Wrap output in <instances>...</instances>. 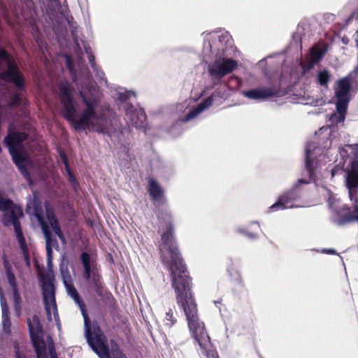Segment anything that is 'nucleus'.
<instances>
[{
    "mask_svg": "<svg viewBox=\"0 0 358 358\" xmlns=\"http://www.w3.org/2000/svg\"><path fill=\"white\" fill-rule=\"evenodd\" d=\"M12 290H13V295L15 308L18 312V313L20 314V312L21 296H20V295L19 294L17 287L15 288V289H12Z\"/></svg>",
    "mask_w": 358,
    "mask_h": 358,
    "instance_id": "obj_31",
    "label": "nucleus"
},
{
    "mask_svg": "<svg viewBox=\"0 0 358 358\" xmlns=\"http://www.w3.org/2000/svg\"><path fill=\"white\" fill-rule=\"evenodd\" d=\"M48 351H49V355H50V358H58V355H57V353L55 350V344L52 341L48 343Z\"/></svg>",
    "mask_w": 358,
    "mask_h": 358,
    "instance_id": "obj_37",
    "label": "nucleus"
},
{
    "mask_svg": "<svg viewBox=\"0 0 358 358\" xmlns=\"http://www.w3.org/2000/svg\"><path fill=\"white\" fill-rule=\"evenodd\" d=\"M14 230H15L17 241L19 242L20 247L24 253L25 258L27 259V262H29V255H28L27 245L26 243V240H25L23 233H22L21 224H18L17 222H15Z\"/></svg>",
    "mask_w": 358,
    "mask_h": 358,
    "instance_id": "obj_21",
    "label": "nucleus"
},
{
    "mask_svg": "<svg viewBox=\"0 0 358 358\" xmlns=\"http://www.w3.org/2000/svg\"><path fill=\"white\" fill-rule=\"evenodd\" d=\"M27 325L37 358H48V355L46 352L47 346L45 342L41 336L43 332V328L38 317L34 315L31 320L28 318Z\"/></svg>",
    "mask_w": 358,
    "mask_h": 358,
    "instance_id": "obj_6",
    "label": "nucleus"
},
{
    "mask_svg": "<svg viewBox=\"0 0 358 358\" xmlns=\"http://www.w3.org/2000/svg\"><path fill=\"white\" fill-rule=\"evenodd\" d=\"M355 221L358 222V205L355 206L354 210L352 212H349L343 215L340 218L338 224L341 225H344L347 223Z\"/></svg>",
    "mask_w": 358,
    "mask_h": 358,
    "instance_id": "obj_25",
    "label": "nucleus"
},
{
    "mask_svg": "<svg viewBox=\"0 0 358 358\" xmlns=\"http://www.w3.org/2000/svg\"><path fill=\"white\" fill-rule=\"evenodd\" d=\"M126 116L131 126L136 128H145L147 116L143 109H136L132 104H129L126 108Z\"/></svg>",
    "mask_w": 358,
    "mask_h": 358,
    "instance_id": "obj_11",
    "label": "nucleus"
},
{
    "mask_svg": "<svg viewBox=\"0 0 358 358\" xmlns=\"http://www.w3.org/2000/svg\"><path fill=\"white\" fill-rule=\"evenodd\" d=\"M323 52L320 49H314L311 51V57L313 62H318L323 57Z\"/></svg>",
    "mask_w": 358,
    "mask_h": 358,
    "instance_id": "obj_34",
    "label": "nucleus"
},
{
    "mask_svg": "<svg viewBox=\"0 0 358 358\" xmlns=\"http://www.w3.org/2000/svg\"><path fill=\"white\" fill-rule=\"evenodd\" d=\"M52 230L62 241H65L64 235L61 229L59 224L52 228Z\"/></svg>",
    "mask_w": 358,
    "mask_h": 358,
    "instance_id": "obj_39",
    "label": "nucleus"
},
{
    "mask_svg": "<svg viewBox=\"0 0 358 358\" xmlns=\"http://www.w3.org/2000/svg\"><path fill=\"white\" fill-rule=\"evenodd\" d=\"M351 90V78L346 76L338 81V87L335 90V96L336 99H350V92Z\"/></svg>",
    "mask_w": 358,
    "mask_h": 358,
    "instance_id": "obj_15",
    "label": "nucleus"
},
{
    "mask_svg": "<svg viewBox=\"0 0 358 358\" xmlns=\"http://www.w3.org/2000/svg\"><path fill=\"white\" fill-rule=\"evenodd\" d=\"M342 42H343L344 44L347 45V44L348 43V42H349V39H348L347 37H343V38H342Z\"/></svg>",
    "mask_w": 358,
    "mask_h": 358,
    "instance_id": "obj_48",
    "label": "nucleus"
},
{
    "mask_svg": "<svg viewBox=\"0 0 358 358\" xmlns=\"http://www.w3.org/2000/svg\"><path fill=\"white\" fill-rule=\"evenodd\" d=\"M147 191L153 201H159L164 198V191L155 179L150 178L148 180Z\"/></svg>",
    "mask_w": 358,
    "mask_h": 358,
    "instance_id": "obj_16",
    "label": "nucleus"
},
{
    "mask_svg": "<svg viewBox=\"0 0 358 358\" xmlns=\"http://www.w3.org/2000/svg\"><path fill=\"white\" fill-rule=\"evenodd\" d=\"M2 310V320L3 319H10V313L8 309H3Z\"/></svg>",
    "mask_w": 358,
    "mask_h": 358,
    "instance_id": "obj_43",
    "label": "nucleus"
},
{
    "mask_svg": "<svg viewBox=\"0 0 358 358\" xmlns=\"http://www.w3.org/2000/svg\"><path fill=\"white\" fill-rule=\"evenodd\" d=\"M313 160L308 155L306 158V169L310 176L314 173Z\"/></svg>",
    "mask_w": 358,
    "mask_h": 358,
    "instance_id": "obj_33",
    "label": "nucleus"
},
{
    "mask_svg": "<svg viewBox=\"0 0 358 358\" xmlns=\"http://www.w3.org/2000/svg\"><path fill=\"white\" fill-rule=\"evenodd\" d=\"M45 238V250L47 255L48 263L52 262V247L57 245L58 247L57 241L55 238L52 237L50 231L43 232Z\"/></svg>",
    "mask_w": 358,
    "mask_h": 358,
    "instance_id": "obj_20",
    "label": "nucleus"
},
{
    "mask_svg": "<svg viewBox=\"0 0 358 358\" xmlns=\"http://www.w3.org/2000/svg\"><path fill=\"white\" fill-rule=\"evenodd\" d=\"M238 67L237 61L230 58H222L208 66V73L213 80H220L226 75L233 72Z\"/></svg>",
    "mask_w": 358,
    "mask_h": 358,
    "instance_id": "obj_8",
    "label": "nucleus"
},
{
    "mask_svg": "<svg viewBox=\"0 0 358 358\" xmlns=\"http://www.w3.org/2000/svg\"><path fill=\"white\" fill-rule=\"evenodd\" d=\"M79 95L82 99L83 103L85 106V108L83 112L92 115L95 117V120H101L104 118V115H98L95 110V108L98 104V99L94 96L87 97L83 92H79Z\"/></svg>",
    "mask_w": 358,
    "mask_h": 358,
    "instance_id": "obj_13",
    "label": "nucleus"
},
{
    "mask_svg": "<svg viewBox=\"0 0 358 358\" xmlns=\"http://www.w3.org/2000/svg\"><path fill=\"white\" fill-rule=\"evenodd\" d=\"M8 212H5L2 217V223L5 227L13 225L15 227V222L20 224L19 217L23 215V213L20 208H17L15 205Z\"/></svg>",
    "mask_w": 358,
    "mask_h": 358,
    "instance_id": "obj_14",
    "label": "nucleus"
},
{
    "mask_svg": "<svg viewBox=\"0 0 358 358\" xmlns=\"http://www.w3.org/2000/svg\"><path fill=\"white\" fill-rule=\"evenodd\" d=\"M331 75L326 69L320 71L317 76V82L322 86H327L330 80Z\"/></svg>",
    "mask_w": 358,
    "mask_h": 358,
    "instance_id": "obj_28",
    "label": "nucleus"
},
{
    "mask_svg": "<svg viewBox=\"0 0 358 358\" xmlns=\"http://www.w3.org/2000/svg\"><path fill=\"white\" fill-rule=\"evenodd\" d=\"M91 287L99 296L104 295L103 282L102 281L101 275L97 271H92V278L90 281Z\"/></svg>",
    "mask_w": 358,
    "mask_h": 358,
    "instance_id": "obj_18",
    "label": "nucleus"
},
{
    "mask_svg": "<svg viewBox=\"0 0 358 358\" xmlns=\"http://www.w3.org/2000/svg\"><path fill=\"white\" fill-rule=\"evenodd\" d=\"M89 62H90L91 66L94 69L95 67V62H94V55H90Z\"/></svg>",
    "mask_w": 358,
    "mask_h": 358,
    "instance_id": "obj_45",
    "label": "nucleus"
},
{
    "mask_svg": "<svg viewBox=\"0 0 358 358\" xmlns=\"http://www.w3.org/2000/svg\"><path fill=\"white\" fill-rule=\"evenodd\" d=\"M85 337L89 345L100 358H127L120 350H114L112 357L107 339L97 322L91 324L90 319L85 317Z\"/></svg>",
    "mask_w": 358,
    "mask_h": 358,
    "instance_id": "obj_3",
    "label": "nucleus"
},
{
    "mask_svg": "<svg viewBox=\"0 0 358 358\" xmlns=\"http://www.w3.org/2000/svg\"><path fill=\"white\" fill-rule=\"evenodd\" d=\"M66 66L70 72L73 71V64H72L70 57H67V58H66Z\"/></svg>",
    "mask_w": 358,
    "mask_h": 358,
    "instance_id": "obj_42",
    "label": "nucleus"
},
{
    "mask_svg": "<svg viewBox=\"0 0 358 358\" xmlns=\"http://www.w3.org/2000/svg\"><path fill=\"white\" fill-rule=\"evenodd\" d=\"M165 321V324L169 327H171L177 321L174 317L173 310L171 308L166 313Z\"/></svg>",
    "mask_w": 358,
    "mask_h": 358,
    "instance_id": "obj_32",
    "label": "nucleus"
},
{
    "mask_svg": "<svg viewBox=\"0 0 358 358\" xmlns=\"http://www.w3.org/2000/svg\"><path fill=\"white\" fill-rule=\"evenodd\" d=\"M5 271L8 284L12 289L17 287L15 276L12 271L11 266L8 264H5Z\"/></svg>",
    "mask_w": 358,
    "mask_h": 358,
    "instance_id": "obj_27",
    "label": "nucleus"
},
{
    "mask_svg": "<svg viewBox=\"0 0 358 358\" xmlns=\"http://www.w3.org/2000/svg\"><path fill=\"white\" fill-rule=\"evenodd\" d=\"M243 94L248 99L257 100L270 97H280L284 94L279 87L273 86L269 87H263L249 90L244 92Z\"/></svg>",
    "mask_w": 358,
    "mask_h": 358,
    "instance_id": "obj_10",
    "label": "nucleus"
},
{
    "mask_svg": "<svg viewBox=\"0 0 358 358\" xmlns=\"http://www.w3.org/2000/svg\"><path fill=\"white\" fill-rule=\"evenodd\" d=\"M301 198V193L296 184L293 188L280 194L278 201L269 207L270 212L295 207L294 203Z\"/></svg>",
    "mask_w": 358,
    "mask_h": 358,
    "instance_id": "obj_9",
    "label": "nucleus"
},
{
    "mask_svg": "<svg viewBox=\"0 0 358 358\" xmlns=\"http://www.w3.org/2000/svg\"><path fill=\"white\" fill-rule=\"evenodd\" d=\"M42 290L44 306L48 320H52L51 308H52L55 319L59 320V314L57 312L55 299V287L54 285V279L50 277L44 278L42 281Z\"/></svg>",
    "mask_w": 358,
    "mask_h": 358,
    "instance_id": "obj_7",
    "label": "nucleus"
},
{
    "mask_svg": "<svg viewBox=\"0 0 358 358\" xmlns=\"http://www.w3.org/2000/svg\"><path fill=\"white\" fill-rule=\"evenodd\" d=\"M59 156H60L61 161L62 162L64 165H66V164H69L67 156L64 151L60 152Z\"/></svg>",
    "mask_w": 358,
    "mask_h": 358,
    "instance_id": "obj_41",
    "label": "nucleus"
},
{
    "mask_svg": "<svg viewBox=\"0 0 358 358\" xmlns=\"http://www.w3.org/2000/svg\"><path fill=\"white\" fill-rule=\"evenodd\" d=\"M109 295H110V296L111 298H113V296H112V294L109 293Z\"/></svg>",
    "mask_w": 358,
    "mask_h": 358,
    "instance_id": "obj_51",
    "label": "nucleus"
},
{
    "mask_svg": "<svg viewBox=\"0 0 358 358\" xmlns=\"http://www.w3.org/2000/svg\"><path fill=\"white\" fill-rule=\"evenodd\" d=\"M65 171L69 176V182L71 184L72 187L75 190L79 187V183L78 180L76 179L73 172L71 171L69 164H66L64 165Z\"/></svg>",
    "mask_w": 358,
    "mask_h": 358,
    "instance_id": "obj_29",
    "label": "nucleus"
},
{
    "mask_svg": "<svg viewBox=\"0 0 358 358\" xmlns=\"http://www.w3.org/2000/svg\"><path fill=\"white\" fill-rule=\"evenodd\" d=\"M157 215L159 222L157 233L161 240L159 250L162 263L171 273L176 302L185 315L191 336L199 344L206 358H220L203 322L199 317L197 303L192 289V278L177 245L172 214L160 210Z\"/></svg>",
    "mask_w": 358,
    "mask_h": 358,
    "instance_id": "obj_1",
    "label": "nucleus"
},
{
    "mask_svg": "<svg viewBox=\"0 0 358 358\" xmlns=\"http://www.w3.org/2000/svg\"><path fill=\"white\" fill-rule=\"evenodd\" d=\"M247 236H249L251 238H255L257 237V234H254V233L247 234Z\"/></svg>",
    "mask_w": 358,
    "mask_h": 358,
    "instance_id": "obj_47",
    "label": "nucleus"
},
{
    "mask_svg": "<svg viewBox=\"0 0 358 358\" xmlns=\"http://www.w3.org/2000/svg\"><path fill=\"white\" fill-rule=\"evenodd\" d=\"M357 46H358V41H357Z\"/></svg>",
    "mask_w": 358,
    "mask_h": 358,
    "instance_id": "obj_52",
    "label": "nucleus"
},
{
    "mask_svg": "<svg viewBox=\"0 0 358 358\" xmlns=\"http://www.w3.org/2000/svg\"><path fill=\"white\" fill-rule=\"evenodd\" d=\"M299 183H307V182L305 180L300 179L298 181Z\"/></svg>",
    "mask_w": 358,
    "mask_h": 358,
    "instance_id": "obj_49",
    "label": "nucleus"
},
{
    "mask_svg": "<svg viewBox=\"0 0 358 358\" xmlns=\"http://www.w3.org/2000/svg\"><path fill=\"white\" fill-rule=\"evenodd\" d=\"M80 260L84 268L83 277L85 280H90L92 271L91 268L90 255L86 252H83L80 254Z\"/></svg>",
    "mask_w": 358,
    "mask_h": 358,
    "instance_id": "obj_23",
    "label": "nucleus"
},
{
    "mask_svg": "<svg viewBox=\"0 0 358 358\" xmlns=\"http://www.w3.org/2000/svg\"><path fill=\"white\" fill-rule=\"evenodd\" d=\"M45 214L47 220L52 229L59 224V220L55 214L53 208L50 206H45Z\"/></svg>",
    "mask_w": 358,
    "mask_h": 358,
    "instance_id": "obj_26",
    "label": "nucleus"
},
{
    "mask_svg": "<svg viewBox=\"0 0 358 358\" xmlns=\"http://www.w3.org/2000/svg\"><path fill=\"white\" fill-rule=\"evenodd\" d=\"M129 98L127 94L122 93L119 95V99L121 101H126Z\"/></svg>",
    "mask_w": 358,
    "mask_h": 358,
    "instance_id": "obj_44",
    "label": "nucleus"
},
{
    "mask_svg": "<svg viewBox=\"0 0 358 358\" xmlns=\"http://www.w3.org/2000/svg\"><path fill=\"white\" fill-rule=\"evenodd\" d=\"M22 101L21 96L18 94L15 93L10 99V105L12 106H19L21 105Z\"/></svg>",
    "mask_w": 358,
    "mask_h": 358,
    "instance_id": "obj_35",
    "label": "nucleus"
},
{
    "mask_svg": "<svg viewBox=\"0 0 358 358\" xmlns=\"http://www.w3.org/2000/svg\"><path fill=\"white\" fill-rule=\"evenodd\" d=\"M34 215L41 224L43 232L50 231L48 223L45 221L43 217V209L40 203L35 202L34 204Z\"/></svg>",
    "mask_w": 358,
    "mask_h": 358,
    "instance_id": "obj_22",
    "label": "nucleus"
},
{
    "mask_svg": "<svg viewBox=\"0 0 358 358\" xmlns=\"http://www.w3.org/2000/svg\"><path fill=\"white\" fill-rule=\"evenodd\" d=\"M27 138L28 134L25 132L10 131L4 138V143L8 148L15 166L24 177L30 180L29 171L24 164L25 157L22 153L23 142Z\"/></svg>",
    "mask_w": 358,
    "mask_h": 358,
    "instance_id": "obj_4",
    "label": "nucleus"
},
{
    "mask_svg": "<svg viewBox=\"0 0 358 358\" xmlns=\"http://www.w3.org/2000/svg\"><path fill=\"white\" fill-rule=\"evenodd\" d=\"M231 270V271H232V270H234V268H233V267H231V268H229V269H228V271H229V275H232Z\"/></svg>",
    "mask_w": 358,
    "mask_h": 358,
    "instance_id": "obj_50",
    "label": "nucleus"
},
{
    "mask_svg": "<svg viewBox=\"0 0 358 358\" xmlns=\"http://www.w3.org/2000/svg\"><path fill=\"white\" fill-rule=\"evenodd\" d=\"M346 182L350 189V199H352V189L358 187V164L356 162L352 164V169L348 173Z\"/></svg>",
    "mask_w": 358,
    "mask_h": 358,
    "instance_id": "obj_17",
    "label": "nucleus"
},
{
    "mask_svg": "<svg viewBox=\"0 0 358 358\" xmlns=\"http://www.w3.org/2000/svg\"><path fill=\"white\" fill-rule=\"evenodd\" d=\"M0 59L6 62L7 66L6 71L0 73V79L13 83L19 90H23L25 87L24 76L10 55L2 48H0Z\"/></svg>",
    "mask_w": 358,
    "mask_h": 358,
    "instance_id": "obj_5",
    "label": "nucleus"
},
{
    "mask_svg": "<svg viewBox=\"0 0 358 358\" xmlns=\"http://www.w3.org/2000/svg\"><path fill=\"white\" fill-rule=\"evenodd\" d=\"M213 99L212 97H208L206 99H204L203 101H201L198 106L194 108L193 110H190L185 117V121H189L194 117H195L196 115H198L199 113H201L204 109L208 108L213 103Z\"/></svg>",
    "mask_w": 358,
    "mask_h": 358,
    "instance_id": "obj_19",
    "label": "nucleus"
},
{
    "mask_svg": "<svg viewBox=\"0 0 358 358\" xmlns=\"http://www.w3.org/2000/svg\"><path fill=\"white\" fill-rule=\"evenodd\" d=\"M64 284L66 287L68 295L74 300L75 303L78 304V306L82 310L83 315L84 317V324L85 325V317L89 319V317L86 313L85 305L83 299H81L78 292L71 282V277L69 274H68V275L66 276H64Z\"/></svg>",
    "mask_w": 358,
    "mask_h": 358,
    "instance_id": "obj_12",
    "label": "nucleus"
},
{
    "mask_svg": "<svg viewBox=\"0 0 358 358\" xmlns=\"http://www.w3.org/2000/svg\"><path fill=\"white\" fill-rule=\"evenodd\" d=\"M59 101L64 106L62 115L76 131L94 130L99 134H106L107 128L100 123H94L92 120L95 117L85 112H82L80 119L76 118V106L73 97V88L68 83H63L59 85Z\"/></svg>",
    "mask_w": 358,
    "mask_h": 358,
    "instance_id": "obj_2",
    "label": "nucleus"
},
{
    "mask_svg": "<svg viewBox=\"0 0 358 358\" xmlns=\"http://www.w3.org/2000/svg\"><path fill=\"white\" fill-rule=\"evenodd\" d=\"M337 101L336 103V111L338 114L339 120L343 121L347 113L348 106L350 101V99H336Z\"/></svg>",
    "mask_w": 358,
    "mask_h": 358,
    "instance_id": "obj_24",
    "label": "nucleus"
},
{
    "mask_svg": "<svg viewBox=\"0 0 358 358\" xmlns=\"http://www.w3.org/2000/svg\"><path fill=\"white\" fill-rule=\"evenodd\" d=\"M324 252H326L329 255H335L336 253L335 250L334 249H324Z\"/></svg>",
    "mask_w": 358,
    "mask_h": 358,
    "instance_id": "obj_46",
    "label": "nucleus"
},
{
    "mask_svg": "<svg viewBox=\"0 0 358 358\" xmlns=\"http://www.w3.org/2000/svg\"><path fill=\"white\" fill-rule=\"evenodd\" d=\"M2 325L6 334H10L11 333V323L10 319H3Z\"/></svg>",
    "mask_w": 358,
    "mask_h": 358,
    "instance_id": "obj_36",
    "label": "nucleus"
},
{
    "mask_svg": "<svg viewBox=\"0 0 358 358\" xmlns=\"http://www.w3.org/2000/svg\"><path fill=\"white\" fill-rule=\"evenodd\" d=\"M0 300H1V310L3 309H8L7 302L6 301V299L3 296V294L1 291V288L0 287Z\"/></svg>",
    "mask_w": 358,
    "mask_h": 358,
    "instance_id": "obj_40",
    "label": "nucleus"
},
{
    "mask_svg": "<svg viewBox=\"0 0 358 358\" xmlns=\"http://www.w3.org/2000/svg\"><path fill=\"white\" fill-rule=\"evenodd\" d=\"M13 206L14 203L12 200L0 196V210L7 211Z\"/></svg>",
    "mask_w": 358,
    "mask_h": 358,
    "instance_id": "obj_30",
    "label": "nucleus"
},
{
    "mask_svg": "<svg viewBox=\"0 0 358 358\" xmlns=\"http://www.w3.org/2000/svg\"><path fill=\"white\" fill-rule=\"evenodd\" d=\"M15 358H26L25 355H23L20 350V345L17 341L13 343Z\"/></svg>",
    "mask_w": 358,
    "mask_h": 358,
    "instance_id": "obj_38",
    "label": "nucleus"
}]
</instances>
